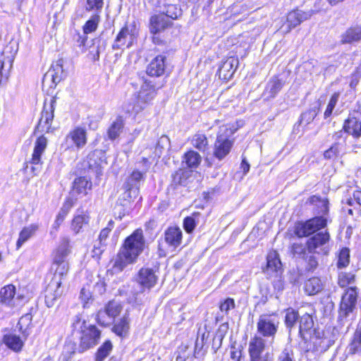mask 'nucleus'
<instances>
[{
  "mask_svg": "<svg viewBox=\"0 0 361 361\" xmlns=\"http://www.w3.org/2000/svg\"><path fill=\"white\" fill-rule=\"evenodd\" d=\"M171 25V22L164 14L156 15L150 19V32L156 35Z\"/></svg>",
  "mask_w": 361,
  "mask_h": 361,
  "instance_id": "20",
  "label": "nucleus"
},
{
  "mask_svg": "<svg viewBox=\"0 0 361 361\" xmlns=\"http://www.w3.org/2000/svg\"><path fill=\"white\" fill-rule=\"evenodd\" d=\"M55 98H51L49 105L45 102L41 118L37 126V129L41 132H49L51 127V122L54 118Z\"/></svg>",
  "mask_w": 361,
  "mask_h": 361,
  "instance_id": "10",
  "label": "nucleus"
},
{
  "mask_svg": "<svg viewBox=\"0 0 361 361\" xmlns=\"http://www.w3.org/2000/svg\"><path fill=\"white\" fill-rule=\"evenodd\" d=\"M268 87L269 88L271 96L274 97L282 88L283 83L281 80L277 78H274L269 82Z\"/></svg>",
  "mask_w": 361,
  "mask_h": 361,
  "instance_id": "46",
  "label": "nucleus"
},
{
  "mask_svg": "<svg viewBox=\"0 0 361 361\" xmlns=\"http://www.w3.org/2000/svg\"><path fill=\"white\" fill-rule=\"evenodd\" d=\"M47 139L43 135L39 136L35 142L32 157L27 161V163L34 165L31 167V170L35 173L40 170L41 165L42 164V155L47 147Z\"/></svg>",
  "mask_w": 361,
  "mask_h": 361,
  "instance_id": "8",
  "label": "nucleus"
},
{
  "mask_svg": "<svg viewBox=\"0 0 361 361\" xmlns=\"http://www.w3.org/2000/svg\"><path fill=\"white\" fill-rule=\"evenodd\" d=\"M12 59L8 60V66L6 68V62L4 60L0 61V82H1L4 78H8V72L12 66Z\"/></svg>",
  "mask_w": 361,
  "mask_h": 361,
  "instance_id": "52",
  "label": "nucleus"
},
{
  "mask_svg": "<svg viewBox=\"0 0 361 361\" xmlns=\"http://www.w3.org/2000/svg\"><path fill=\"white\" fill-rule=\"evenodd\" d=\"M324 288L321 279L318 277H312L305 281V291L310 295H315L322 290Z\"/></svg>",
  "mask_w": 361,
  "mask_h": 361,
  "instance_id": "26",
  "label": "nucleus"
},
{
  "mask_svg": "<svg viewBox=\"0 0 361 361\" xmlns=\"http://www.w3.org/2000/svg\"><path fill=\"white\" fill-rule=\"evenodd\" d=\"M326 226V219L322 216L312 218L305 223L298 224L295 234L301 238L308 236Z\"/></svg>",
  "mask_w": 361,
  "mask_h": 361,
  "instance_id": "7",
  "label": "nucleus"
},
{
  "mask_svg": "<svg viewBox=\"0 0 361 361\" xmlns=\"http://www.w3.org/2000/svg\"><path fill=\"white\" fill-rule=\"evenodd\" d=\"M185 161L190 168L197 167L202 160L201 156L196 152L190 150L185 154Z\"/></svg>",
  "mask_w": 361,
  "mask_h": 361,
  "instance_id": "34",
  "label": "nucleus"
},
{
  "mask_svg": "<svg viewBox=\"0 0 361 361\" xmlns=\"http://www.w3.org/2000/svg\"><path fill=\"white\" fill-rule=\"evenodd\" d=\"M56 268L55 269V273L53 278H57L59 280H61V283H62V278L66 275L68 271L69 267L68 263H62V264L56 265Z\"/></svg>",
  "mask_w": 361,
  "mask_h": 361,
  "instance_id": "49",
  "label": "nucleus"
},
{
  "mask_svg": "<svg viewBox=\"0 0 361 361\" xmlns=\"http://www.w3.org/2000/svg\"><path fill=\"white\" fill-rule=\"evenodd\" d=\"M235 307V301L233 298H227L220 305L221 312L228 313L229 310L234 309Z\"/></svg>",
  "mask_w": 361,
  "mask_h": 361,
  "instance_id": "59",
  "label": "nucleus"
},
{
  "mask_svg": "<svg viewBox=\"0 0 361 361\" xmlns=\"http://www.w3.org/2000/svg\"><path fill=\"white\" fill-rule=\"evenodd\" d=\"M361 40V25L348 28L341 35L342 44H351Z\"/></svg>",
  "mask_w": 361,
  "mask_h": 361,
  "instance_id": "23",
  "label": "nucleus"
},
{
  "mask_svg": "<svg viewBox=\"0 0 361 361\" xmlns=\"http://www.w3.org/2000/svg\"><path fill=\"white\" fill-rule=\"evenodd\" d=\"M156 94L155 87L151 82L145 81L137 93V102L134 105L135 111L139 112L144 109L154 98Z\"/></svg>",
  "mask_w": 361,
  "mask_h": 361,
  "instance_id": "6",
  "label": "nucleus"
},
{
  "mask_svg": "<svg viewBox=\"0 0 361 361\" xmlns=\"http://www.w3.org/2000/svg\"><path fill=\"white\" fill-rule=\"evenodd\" d=\"M238 63V59L235 57H229L227 59L219 68V78L225 80L231 78Z\"/></svg>",
  "mask_w": 361,
  "mask_h": 361,
  "instance_id": "17",
  "label": "nucleus"
},
{
  "mask_svg": "<svg viewBox=\"0 0 361 361\" xmlns=\"http://www.w3.org/2000/svg\"><path fill=\"white\" fill-rule=\"evenodd\" d=\"M61 280L57 278H52L47 285L44 290V300L48 307H53L57 298L61 295Z\"/></svg>",
  "mask_w": 361,
  "mask_h": 361,
  "instance_id": "11",
  "label": "nucleus"
},
{
  "mask_svg": "<svg viewBox=\"0 0 361 361\" xmlns=\"http://www.w3.org/2000/svg\"><path fill=\"white\" fill-rule=\"evenodd\" d=\"M69 241L67 238H63L61 245L56 250V253L63 257H66L69 253Z\"/></svg>",
  "mask_w": 361,
  "mask_h": 361,
  "instance_id": "58",
  "label": "nucleus"
},
{
  "mask_svg": "<svg viewBox=\"0 0 361 361\" xmlns=\"http://www.w3.org/2000/svg\"><path fill=\"white\" fill-rule=\"evenodd\" d=\"M182 15V11L180 8H178L176 5H169L168 6L166 11V14L164 15L168 19L171 18L173 20L178 19Z\"/></svg>",
  "mask_w": 361,
  "mask_h": 361,
  "instance_id": "47",
  "label": "nucleus"
},
{
  "mask_svg": "<svg viewBox=\"0 0 361 361\" xmlns=\"http://www.w3.org/2000/svg\"><path fill=\"white\" fill-rule=\"evenodd\" d=\"M330 235L329 232H319L310 238L306 242L307 250L309 253H323L327 255L329 250L326 245L329 242Z\"/></svg>",
  "mask_w": 361,
  "mask_h": 361,
  "instance_id": "5",
  "label": "nucleus"
},
{
  "mask_svg": "<svg viewBox=\"0 0 361 361\" xmlns=\"http://www.w3.org/2000/svg\"><path fill=\"white\" fill-rule=\"evenodd\" d=\"M133 43V37L129 32L127 27H123L118 34L115 42L113 44V49H123L129 47Z\"/></svg>",
  "mask_w": 361,
  "mask_h": 361,
  "instance_id": "22",
  "label": "nucleus"
},
{
  "mask_svg": "<svg viewBox=\"0 0 361 361\" xmlns=\"http://www.w3.org/2000/svg\"><path fill=\"white\" fill-rule=\"evenodd\" d=\"M79 298L84 308L89 307V300L90 299V286L87 284L80 290Z\"/></svg>",
  "mask_w": 361,
  "mask_h": 361,
  "instance_id": "45",
  "label": "nucleus"
},
{
  "mask_svg": "<svg viewBox=\"0 0 361 361\" xmlns=\"http://www.w3.org/2000/svg\"><path fill=\"white\" fill-rule=\"evenodd\" d=\"M111 319V317L109 315L106 309L99 310L97 314V322L101 325L105 326L109 324Z\"/></svg>",
  "mask_w": 361,
  "mask_h": 361,
  "instance_id": "51",
  "label": "nucleus"
},
{
  "mask_svg": "<svg viewBox=\"0 0 361 361\" xmlns=\"http://www.w3.org/2000/svg\"><path fill=\"white\" fill-rule=\"evenodd\" d=\"M90 32V20H88L83 27L84 36H80L78 40V47L80 53H85L87 51V46L85 42L87 41V34Z\"/></svg>",
  "mask_w": 361,
  "mask_h": 361,
  "instance_id": "37",
  "label": "nucleus"
},
{
  "mask_svg": "<svg viewBox=\"0 0 361 361\" xmlns=\"http://www.w3.org/2000/svg\"><path fill=\"white\" fill-rule=\"evenodd\" d=\"M87 141V130L82 127H77L66 135L65 145L67 148L75 146L78 149H81L86 145Z\"/></svg>",
  "mask_w": 361,
  "mask_h": 361,
  "instance_id": "9",
  "label": "nucleus"
},
{
  "mask_svg": "<svg viewBox=\"0 0 361 361\" xmlns=\"http://www.w3.org/2000/svg\"><path fill=\"white\" fill-rule=\"evenodd\" d=\"M340 94L338 92H335L331 97L330 101L328 104V106L326 107V109L324 112V118H326L329 117L332 111L336 105L338 98H339Z\"/></svg>",
  "mask_w": 361,
  "mask_h": 361,
  "instance_id": "48",
  "label": "nucleus"
},
{
  "mask_svg": "<svg viewBox=\"0 0 361 361\" xmlns=\"http://www.w3.org/2000/svg\"><path fill=\"white\" fill-rule=\"evenodd\" d=\"M339 151V145L335 143L324 152V157L327 159H336L338 156Z\"/></svg>",
  "mask_w": 361,
  "mask_h": 361,
  "instance_id": "50",
  "label": "nucleus"
},
{
  "mask_svg": "<svg viewBox=\"0 0 361 361\" xmlns=\"http://www.w3.org/2000/svg\"><path fill=\"white\" fill-rule=\"evenodd\" d=\"M166 57L161 55L156 56L147 67L146 72L150 76L159 77L164 74L165 71Z\"/></svg>",
  "mask_w": 361,
  "mask_h": 361,
  "instance_id": "19",
  "label": "nucleus"
},
{
  "mask_svg": "<svg viewBox=\"0 0 361 361\" xmlns=\"http://www.w3.org/2000/svg\"><path fill=\"white\" fill-rule=\"evenodd\" d=\"M312 14L313 12L312 11L305 12L298 9L289 12L286 18L288 29L286 32H290L291 29L295 27L303 21L310 19Z\"/></svg>",
  "mask_w": 361,
  "mask_h": 361,
  "instance_id": "15",
  "label": "nucleus"
},
{
  "mask_svg": "<svg viewBox=\"0 0 361 361\" xmlns=\"http://www.w3.org/2000/svg\"><path fill=\"white\" fill-rule=\"evenodd\" d=\"M66 215L63 214L61 212H59V214L56 216V220L54 221V224L52 225L51 230L50 231V234L51 235H55L56 232L58 231V229L62 222L64 221L65 217Z\"/></svg>",
  "mask_w": 361,
  "mask_h": 361,
  "instance_id": "55",
  "label": "nucleus"
},
{
  "mask_svg": "<svg viewBox=\"0 0 361 361\" xmlns=\"http://www.w3.org/2000/svg\"><path fill=\"white\" fill-rule=\"evenodd\" d=\"M279 324L280 322L277 314H262L259 317L257 322V330L259 336L271 338L270 343H272Z\"/></svg>",
  "mask_w": 361,
  "mask_h": 361,
  "instance_id": "4",
  "label": "nucleus"
},
{
  "mask_svg": "<svg viewBox=\"0 0 361 361\" xmlns=\"http://www.w3.org/2000/svg\"><path fill=\"white\" fill-rule=\"evenodd\" d=\"M142 178L143 174L141 172L134 171L128 178L126 185H128V186H133L136 183V185L138 186L139 182Z\"/></svg>",
  "mask_w": 361,
  "mask_h": 361,
  "instance_id": "53",
  "label": "nucleus"
},
{
  "mask_svg": "<svg viewBox=\"0 0 361 361\" xmlns=\"http://www.w3.org/2000/svg\"><path fill=\"white\" fill-rule=\"evenodd\" d=\"M299 324L300 334L302 337H304L305 332H307L313 327L314 322L312 317L306 313L300 316Z\"/></svg>",
  "mask_w": 361,
  "mask_h": 361,
  "instance_id": "30",
  "label": "nucleus"
},
{
  "mask_svg": "<svg viewBox=\"0 0 361 361\" xmlns=\"http://www.w3.org/2000/svg\"><path fill=\"white\" fill-rule=\"evenodd\" d=\"M88 216L85 215H78L72 221V228L76 233H79L83 226H88Z\"/></svg>",
  "mask_w": 361,
  "mask_h": 361,
  "instance_id": "38",
  "label": "nucleus"
},
{
  "mask_svg": "<svg viewBox=\"0 0 361 361\" xmlns=\"http://www.w3.org/2000/svg\"><path fill=\"white\" fill-rule=\"evenodd\" d=\"M357 288L350 287L345 290L339 305L338 321L344 326L355 319V310L357 300Z\"/></svg>",
  "mask_w": 361,
  "mask_h": 361,
  "instance_id": "2",
  "label": "nucleus"
},
{
  "mask_svg": "<svg viewBox=\"0 0 361 361\" xmlns=\"http://www.w3.org/2000/svg\"><path fill=\"white\" fill-rule=\"evenodd\" d=\"M192 145L200 151H204L208 144L206 136L203 134H196L192 140Z\"/></svg>",
  "mask_w": 361,
  "mask_h": 361,
  "instance_id": "41",
  "label": "nucleus"
},
{
  "mask_svg": "<svg viewBox=\"0 0 361 361\" xmlns=\"http://www.w3.org/2000/svg\"><path fill=\"white\" fill-rule=\"evenodd\" d=\"M74 204V201L73 198L68 197L66 202L63 203L62 207L60 209V212L63 213V214L67 215L70 209Z\"/></svg>",
  "mask_w": 361,
  "mask_h": 361,
  "instance_id": "61",
  "label": "nucleus"
},
{
  "mask_svg": "<svg viewBox=\"0 0 361 361\" xmlns=\"http://www.w3.org/2000/svg\"><path fill=\"white\" fill-rule=\"evenodd\" d=\"M281 269V262L276 251L270 252L267 257V266L263 269L264 273L273 276Z\"/></svg>",
  "mask_w": 361,
  "mask_h": 361,
  "instance_id": "18",
  "label": "nucleus"
},
{
  "mask_svg": "<svg viewBox=\"0 0 361 361\" xmlns=\"http://www.w3.org/2000/svg\"><path fill=\"white\" fill-rule=\"evenodd\" d=\"M350 262V250L347 247L343 248L338 255L337 267L340 269L346 267Z\"/></svg>",
  "mask_w": 361,
  "mask_h": 361,
  "instance_id": "42",
  "label": "nucleus"
},
{
  "mask_svg": "<svg viewBox=\"0 0 361 361\" xmlns=\"http://www.w3.org/2000/svg\"><path fill=\"white\" fill-rule=\"evenodd\" d=\"M307 262L308 270H314L318 266L317 259L313 255L307 257Z\"/></svg>",
  "mask_w": 361,
  "mask_h": 361,
  "instance_id": "63",
  "label": "nucleus"
},
{
  "mask_svg": "<svg viewBox=\"0 0 361 361\" xmlns=\"http://www.w3.org/2000/svg\"><path fill=\"white\" fill-rule=\"evenodd\" d=\"M76 327H79L82 334L90 335V322L88 316L81 314V318H79L75 323Z\"/></svg>",
  "mask_w": 361,
  "mask_h": 361,
  "instance_id": "39",
  "label": "nucleus"
},
{
  "mask_svg": "<svg viewBox=\"0 0 361 361\" xmlns=\"http://www.w3.org/2000/svg\"><path fill=\"white\" fill-rule=\"evenodd\" d=\"M265 349V339L259 336H255L249 343L248 353L250 361H259L263 358L262 353Z\"/></svg>",
  "mask_w": 361,
  "mask_h": 361,
  "instance_id": "12",
  "label": "nucleus"
},
{
  "mask_svg": "<svg viewBox=\"0 0 361 361\" xmlns=\"http://www.w3.org/2000/svg\"><path fill=\"white\" fill-rule=\"evenodd\" d=\"M87 185L88 181L85 178L80 177L76 178L73 182V193L86 195L87 194Z\"/></svg>",
  "mask_w": 361,
  "mask_h": 361,
  "instance_id": "36",
  "label": "nucleus"
},
{
  "mask_svg": "<svg viewBox=\"0 0 361 361\" xmlns=\"http://www.w3.org/2000/svg\"><path fill=\"white\" fill-rule=\"evenodd\" d=\"M63 63V59H59L54 63L50 69L44 75L42 83L44 84L49 81L54 85L59 83L65 75Z\"/></svg>",
  "mask_w": 361,
  "mask_h": 361,
  "instance_id": "13",
  "label": "nucleus"
},
{
  "mask_svg": "<svg viewBox=\"0 0 361 361\" xmlns=\"http://www.w3.org/2000/svg\"><path fill=\"white\" fill-rule=\"evenodd\" d=\"M123 121L121 117L116 118L108 130V136L111 140L117 138L123 128Z\"/></svg>",
  "mask_w": 361,
  "mask_h": 361,
  "instance_id": "32",
  "label": "nucleus"
},
{
  "mask_svg": "<svg viewBox=\"0 0 361 361\" xmlns=\"http://www.w3.org/2000/svg\"><path fill=\"white\" fill-rule=\"evenodd\" d=\"M307 250V247L301 243H293L291 247L292 253L302 258L305 257Z\"/></svg>",
  "mask_w": 361,
  "mask_h": 361,
  "instance_id": "54",
  "label": "nucleus"
},
{
  "mask_svg": "<svg viewBox=\"0 0 361 361\" xmlns=\"http://www.w3.org/2000/svg\"><path fill=\"white\" fill-rule=\"evenodd\" d=\"M126 191L121 195V200L123 202H121L123 205H126L127 203H129L133 201L139 194V188L136 185V183L133 186H128L126 185Z\"/></svg>",
  "mask_w": 361,
  "mask_h": 361,
  "instance_id": "28",
  "label": "nucleus"
},
{
  "mask_svg": "<svg viewBox=\"0 0 361 361\" xmlns=\"http://www.w3.org/2000/svg\"><path fill=\"white\" fill-rule=\"evenodd\" d=\"M343 130L355 138L361 137V122L355 117H349L344 123Z\"/></svg>",
  "mask_w": 361,
  "mask_h": 361,
  "instance_id": "24",
  "label": "nucleus"
},
{
  "mask_svg": "<svg viewBox=\"0 0 361 361\" xmlns=\"http://www.w3.org/2000/svg\"><path fill=\"white\" fill-rule=\"evenodd\" d=\"M16 287L12 285H8L3 287L0 290V302L9 306L13 307L16 305V300L18 298H15Z\"/></svg>",
  "mask_w": 361,
  "mask_h": 361,
  "instance_id": "21",
  "label": "nucleus"
},
{
  "mask_svg": "<svg viewBox=\"0 0 361 361\" xmlns=\"http://www.w3.org/2000/svg\"><path fill=\"white\" fill-rule=\"evenodd\" d=\"M39 226L36 224L24 227L19 233V237L16 242V249L19 250L26 241L35 234Z\"/></svg>",
  "mask_w": 361,
  "mask_h": 361,
  "instance_id": "25",
  "label": "nucleus"
},
{
  "mask_svg": "<svg viewBox=\"0 0 361 361\" xmlns=\"http://www.w3.org/2000/svg\"><path fill=\"white\" fill-rule=\"evenodd\" d=\"M4 341L10 349L15 352L20 351L23 346V341L20 336L15 334L6 335Z\"/></svg>",
  "mask_w": 361,
  "mask_h": 361,
  "instance_id": "27",
  "label": "nucleus"
},
{
  "mask_svg": "<svg viewBox=\"0 0 361 361\" xmlns=\"http://www.w3.org/2000/svg\"><path fill=\"white\" fill-rule=\"evenodd\" d=\"M279 361H295L293 350L288 348H284L279 356Z\"/></svg>",
  "mask_w": 361,
  "mask_h": 361,
  "instance_id": "57",
  "label": "nucleus"
},
{
  "mask_svg": "<svg viewBox=\"0 0 361 361\" xmlns=\"http://www.w3.org/2000/svg\"><path fill=\"white\" fill-rule=\"evenodd\" d=\"M355 277L352 273L341 272L338 276V284L342 288L346 287L354 283Z\"/></svg>",
  "mask_w": 361,
  "mask_h": 361,
  "instance_id": "43",
  "label": "nucleus"
},
{
  "mask_svg": "<svg viewBox=\"0 0 361 361\" xmlns=\"http://www.w3.org/2000/svg\"><path fill=\"white\" fill-rule=\"evenodd\" d=\"M105 309L106 310L109 315H110V317L113 319L114 317H116L120 314L122 310V307L120 303L113 300L110 301L108 303Z\"/></svg>",
  "mask_w": 361,
  "mask_h": 361,
  "instance_id": "44",
  "label": "nucleus"
},
{
  "mask_svg": "<svg viewBox=\"0 0 361 361\" xmlns=\"http://www.w3.org/2000/svg\"><path fill=\"white\" fill-rule=\"evenodd\" d=\"M300 316L298 312L292 308H288L286 311L285 324L290 331L295 323L300 320Z\"/></svg>",
  "mask_w": 361,
  "mask_h": 361,
  "instance_id": "35",
  "label": "nucleus"
},
{
  "mask_svg": "<svg viewBox=\"0 0 361 361\" xmlns=\"http://www.w3.org/2000/svg\"><path fill=\"white\" fill-rule=\"evenodd\" d=\"M145 245V240L142 229L135 230L125 240L117 254L113 266L115 271H121L128 264L135 263L144 250Z\"/></svg>",
  "mask_w": 361,
  "mask_h": 361,
  "instance_id": "1",
  "label": "nucleus"
},
{
  "mask_svg": "<svg viewBox=\"0 0 361 361\" xmlns=\"http://www.w3.org/2000/svg\"><path fill=\"white\" fill-rule=\"evenodd\" d=\"M182 234V231L178 227H169L165 231L164 241L172 251L180 245Z\"/></svg>",
  "mask_w": 361,
  "mask_h": 361,
  "instance_id": "16",
  "label": "nucleus"
},
{
  "mask_svg": "<svg viewBox=\"0 0 361 361\" xmlns=\"http://www.w3.org/2000/svg\"><path fill=\"white\" fill-rule=\"evenodd\" d=\"M129 322L130 319L128 314L126 313L125 315H123L122 319L114 326V332L120 336H125L129 329Z\"/></svg>",
  "mask_w": 361,
  "mask_h": 361,
  "instance_id": "31",
  "label": "nucleus"
},
{
  "mask_svg": "<svg viewBox=\"0 0 361 361\" xmlns=\"http://www.w3.org/2000/svg\"><path fill=\"white\" fill-rule=\"evenodd\" d=\"M232 11L234 15L238 13H247L248 12V8L246 4L234 5L232 8Z\"/></svg>",
  "mask_w": 361,
  "mask_h": 361,
  "instance_id": "64",
  "label": "nucleus"
},
{
  "mask_svg": "<svg viewBox=\"0 0 361 361\" xmlns=\"http://www.w3.org/2000/svg\"><path fill=\"white\" fill-rule=\"evenodd\" d=\"M230 125H225L219 128L216 140L214 146V155L219 160L224 159L230 152L233 146V141L230 137L235 133Z\"/></svg>",
  "mask_w": 361,
  "mask_h": 361,
  "instance_id": "3",
  "label": "nucleus"
},
{
  "mask_svg": "<svg viewBox=\"0 0 361 361\" xmlns=\"http://www.w3.org/2000/svg\"><path fill=\"white\" fill-rule=\"evenodd\" d=\"M111 231V229L109 228H105L102 229L99 235V246H97L96 245H94V250H92V252H94V255H92V257H99L104 250V244L103 242L106 240V238L108 237L109 233Z\"/></svg>",
  "mask_w": 361,
  "mask_h": 361,
  "instance_id": "33",
  "label": "nucleus"
},
{
  "mask_svg": "<svg viewBox=\"0 0 361 361\" xmlns=\"http://www.w3.org/2000/svg\"><path fill=\"white\" fill-rule=\"evenodd\" d=\"M73 349V345L71 343L65 345L64 350L63 351V356L64 360L67 361L71 357V355L74 353Z\"/></svg>",
  "mask_w": 361,
  "mask_h": 361,
  "instance_id": "62",
  "label": "nucleus"
},
{
  "mask_svg": "<svg viewBox=\"0 0 361 361\" xmlns=\"http://www.w3.org/2000/svg\"><path fill=\"white\" fill-rule=\"evenodd\" d=\"M90 347V335L82 334L80 337V344L78 348L79 352L82 353Z\"/></svg>",
  "mask_w": 361,
  "mask_h": 361,
  "instance_id": "56",
  "label": "nucleus"
},
{
  "mask_svg": "<svg viewBox=\"0 0 361 361\" xmlns=\"http://www.w3.org/2000/svg\"><path fill=\"white\" fill-rule=\"evenodd\" d=\"M113 345L110 341H105L97 350L94 356V361H104L111 353Z\"/></svg>",
  "mask_w": 361,
  "mask_h": 361,
  "instance_id": "29",
  "label": "nucleus"
},
{
  "mask_svg": "<svg viewBox=\"0 0 361 361\" xmlns=\"http://www.w3.org/2000/svg\"><path fill=\"white\" fill-rule=\"evenodd\" d=\"M183 226L188 233H191L195 227V221L193 217L188 216L184 219Z\"/></svg>",
  "mask_w": 361,
  "mask_h": 361,
  "instance_id": "60",
  "label": "nucleus"
},
{
  "mask_svg": "<svg viewBox=\"0 0 361 361\" xmlns=\"http://www.w3.org/2000/svg\"><path fill=\"white\" fill-rule=\"evenodd\" d=\"M157 279L152 269L143 267L140 269L136 280L142 288L150 289L155 286Z\"/></svg>",
  "mask_w": 361,
  "mask_h": 361,
  "instance_id": "14",
  "label": "nucleus"
},
{
  "mask_svg": "<svg viewBox=\"0 0 361 361\" xmlns=\"http://www.w3.org/2000/svg\"><path fill=\"white\" fill-rule=\"evenodd\" d=\"M170 140L166 135H162L158 140L155 148V153L160 157L164 149H169L170 148Z\"/></svg>",
  "mask_w": 361,
  "mask_h": 361,
  "instance_id": "40",
  "label": "nucleus"
}]
</instances>
